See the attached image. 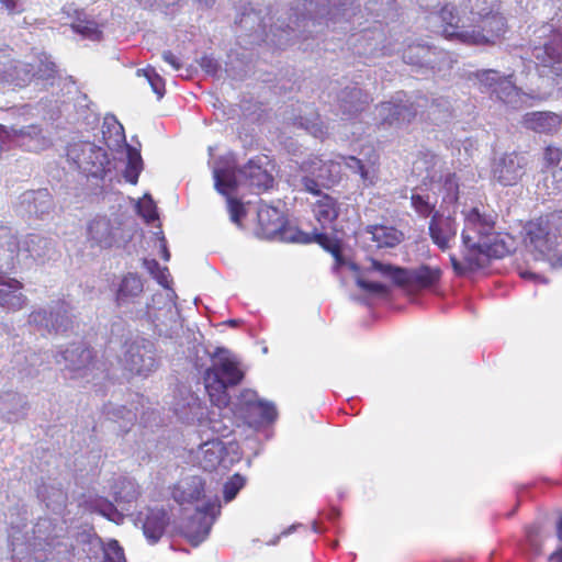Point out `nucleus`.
Wrapping results in <instances>:
<instances>
[{
    "mask_svg": "<svg viewBox=\"0 0 562 562\" xmlns=\"http://www.w3.org/2000/svg\"><path fill=\"white\" fill-rule=\"evenodd\" d=\"M303 9L304 12H301L299 5L291 7L276 22H272V18L260 19L251 11L241 15L239 24L248 29L259 21L255 32L260 33L259 36L265 35V40L271 44L282 47L324 34L326 29L347 31L358 5L355 0H304Z\"/></svg>",
    "mask_w": 562,
    "mask_h": 562,
    "instance_id": "1",
    "label": "nucleus"
},
{
    "mask_svg": "<svg viewBox=\"0 0 562 562\" xmlns=\"http://www.w3.org/2000/svg\"><path fill=\"white\" fill-rule=\"evenodd\" d=\"M464 227L461 233L463 260L450 255V261L458 276L485 267L491 258H502L508 247L495 233V221L491 214L481 213L477 207L463 211Z\"/></svg>",
    "mask_w": 562,
    "mask_h": 562,
    "instance_id": "2",
    "label": "nucleus"
},
{
    "mask_svg": "<svg viewBox=\"0 0 562 562\" xmlns=\"http://www.w3.org/2000/svg\"><path fill=\"white\" fill-rule=\"evenodd\" d=\"M431 20L440 21L441 35L465 45L495 44L506 32V20L498 12L468 18L460 16L452 5H445Z\"/></svg>",
    "mask_w": 562,
    "mask_h": 562,
    "instance_id": "3",
    "label": "nucleus"
},
{
    "mask_svg": "<svg viewBox=\"0 0 562 562\" xmlns=\"http://www.w3.org/2000/svg\"><path fill=\"white\" fill-rule=\"evenodd\" d=\"M300 169L303 172L301 184L313 196L310 204L316 221L323 228L330 226L340 214L342 204L321 188L337 181L339 164L310 156L302 161Z\"/></svg>",
    "mask_w": 562,
    "mask_h": 562,
    "instance_id": "4",
    "label": "nucleus"
},
{
    "mask_svg": "<svg viewBox=\"0 0 562 562\" xmlns=\"http://www.w3.org/2000/svg\"><path fill=\"white\" fill-rule=\"evenodd\" d=\"M268 161L266 156L250 159L243 168L214 169L216 190L227 198V207L231 221L239 224L245 215L241 202L232 196L240 187H247L256 193H260L272 187L273 178L263 167Z\"/></svg>",
    "mask_w": 562,
    "mask_h": 562,
    "instance_id": "5",
    "label": "nucleus"
},
{
    "mask_svg": "<svg viewBox=\"0 0 562 562\" xmlns=\"http://www.w3.org/2000/svg\"><path fill=\"white\" fill-rule=\"evenodd\" d=\"M143 266L149 274L168 291L166 295H155L153 297V304L147 305V321L153 325L155 334L171 337L178 326V321L177 313L170 302L173 291L170 286L172 279L169 269L166 266H160L156 259H143Z\"/></svg>",
    "mask_w": 562,
    "mask_h": 562,
    "instance_id": "6",
    "label": "nucleus"
},
{
    "mask_svg": "<svg viewBox=\"0 0 562 562\" xmlns=\"http://www.w3.org/2000/svg\"><path fill=\"white\" fill-rule=\"evenodd\" d=\"M211 361L203 375L204 386L212 404L224 407L229 403L227 389L239 384L244 372L237 359L224 348H217Z\"/></svg>",
    "mask_w": 562,
    "mask_h": 562,
    "instance_id": "7",
    "label": "nucleus"
},
{
    "mask_svg": "<svg viewBox=\"0 0 562 562\" xmlns=\"http://www.w3.org/2000/svg\"><path fill=\"white\" fill-rule=\"evenodd\" d=\"M531 45L532 57L537 65L548 68L555 76V86L562 91L560 34L554 33V27L551 24H542L533 31Z\"/></svg>",
    "mask_w": 562,
    "mask_h": 562,
    "instance_id": "8",
    "label": "nucleus"
},
{
    "mask_svg": "<svg viewBox=\"0 0 562 562\" xmlns=\"http://www.w3.org/2000/svg\"><path fill=\"white\" fill-rule=\"evenodd\" d=\"M258 221L263 233L270 239L297 244L316 241L323 246L328 240V237L323 233L307 234L296 227L285 225L281 213L276 207L260 209L258 211Z\"/></svg>",
    "mask_w": 562,
    "mask_h": 562,
    "instance_id": "9",
    "label": "nucleus"
},
{
    "mask_svg": "<svg viewBox=\"0 0 562 562\" xmlns=\"http://www.w3.org/2000/svg\"><path fill=\"white\" fill-rule=\"evenodd\" d=\"M133 237L128 220H110L104 216L93 218L88 225V241L91 247L109 249L125 246Z\"/></svg>",
    "mask_w": 562,
    "mask_h": 562,
    "instance_id": "10",
    "label": "nucleus"
},
{
    "mask_svg": "<svg viewBox=\"0 0 562 562\" xmlns=\"http://www.w3.org/2000/svg\"><path fill=\"white\" fill-rule=\"evenodd\" d=\"M366 271L369 273L376 272L383 278L391 279L398 285L417 289H428L437 283L440 278V270L428 266L407 270L374 259H370V266L366 268Z\"/></svg>",
    "mask_w": 562,
    "mask_h": 562,
    "instance_id": "11",
    "label": "nucleus"
},
{
    "mask_svg": "<svg viewBox=\"0 0 562 562\" xmlns=\"http://www.w3.org/2000/svg\"><path fill=\"white\" fill-rule=\"evenodd\" d=\"M512 75L502 76L494 69H483L475 72L482 92L495 95L497 100L512 109H518L524 103V94L512 80Z\"/></svg>",
    "mask_w": 562,
    "mask_h": 562,
    "instance_id": "12",
    "label": "nucleus"
},
{
    "mask_svg": "<svg viewBox=\"0 0 562 562\" xmlns=\"http://www.w3.org/2000/svg\"><path fill=\"white\" fill-rule=\"evenodd\" d=\"M561 236L552 232L551 221L539 218L527 226L528 244L540 255L547 256L554 267L562 266Z\"/></svg>",
    "mask_w": 562,
    "mask_h": 562,
    "instance_id": "13",
    "label": "nucleus"
},
{
    "mask_svg": "<svg viewBox=\"0 0 562 562\" xmlns=\"http://www.w3.org/2000/svg\"><path fill=\"white\" fill-rule=\"evenodd\" d=\"M220 512L221 504L217 498L195 507L194 514L182 526V532L192 546L198 547L207 538Z\"/></svg>",
    "mask_w": 562,
    "mask_h": 562,
    "instance_id": "14",
    "label": "nucleus"
},
{
    "mask_svg": "<svg viewBox=\"0 0 562 562\" xmlns=\"http://www.w3.org/2000/svg\"><path fill=\"white\" fill-rule=\"evenodd\" d=\"M67 157L76 164L78 169L92 177H102L109 164L105 150L90 142L70 144L67 148Z\"/></svg>",
    "mask_w": 562,
    "mask_h": 562,
    "instance_id": "15",
    "label": "nucleus"
},
{
    "mask_svg": "<svg viewBox=\"0 0 562 562\" xmlns=\"http://www.w3.org/2000/svg\"><path fill=\"white\" fill-rule=\"evenodd\" d=\"M173 413L184 423L202 422L207 416V406L187 385H179L172 403Z\"/></svg>",
    "mask_w": 562,
    "mask_h": 562,
    "instance_id": "16",
    "label": "nucleus"
},
{
    "mask_svg": "<svg viewBox=\"0 0 562 562\" xmlns=\"http://www.w3.org/2000/svg\"><path fill=\"white\" fill-rule=\"evenodd\" d=\"M375 111L378 122L390 126L408 123L417 114V109L404 92H397L391 101L382 102Z\"/></svg>",
    "mask_w": 562,
    "mask_h": 562,
    "instance_id": "17",
    "label": "nucleus"
},
{
    "mask_svg": "<svg viewBox=\"0 0 562 562\" xmlns=\"http://www.w3.org/2000/svg\"><path fill=\"white\" fill-rule=\"evenodd\" d=\"M528 159L524 154L507 153L496 158L492 166L493 178L503 186L516 184L526 173Z\"/></svg>",
    "mask_w": 562,
    "mask_h": 562,
    "instance_id": "18",
    "label": "nucleus"
},
{
    "mask_svg": "<svg viewBox=\"0 0 562 562\" xmlns=\"http://www.w3.org/2000/svg\"><path fill=\"white\" fill-rule=\"evenodd\" d=\"M403 60L408 65L431 70H441L450 63L447 52L419 43L408 45L403 50Z\"/></svg>",
    "mask_w": 562,
    "mask_h": 562,
    "instance_id": "19",
    "label": "nucleus"
},
{
    "mask_svg": "<svg viewBox=\"0 0 562 562\" xmlns=\"http://www.w3.org/2000/svg\"><path fill=\"white\" fill-rule=\"evenodd\" d=\"M428 232L432 243L440 250L446 251L456 240L458 225L450 214L436 211L429 222Z\"/></svg>",
    "mask_w": 562,
    "mask_h": 562,
    "instance_id": "20",
    "label": "nucleus"
},
{
    "mask_svg": "<svg viewBox=\"0 0 562 562\" xmlns=\"http://www.w3.org/2000/svg\"><path fill=\"white\" fill-rule=\"evenodd\" d=\"M143 222L147 224L156 223V232L151 233V239L154 240V255L160 256L165 261H169L170 252L167 247V240L161 231V224L159 222V214L155 201L148 193L143 194Z\"/></svg>",
    "mask_w": 562,
    "mask_h": 562,
    "instance_id": "21",
    "label": "nucleus"
},
{
    "mask_svg": "<svg viewBox=\"0 0 562 562\" xmlns=\"http://www.w3.org/2000/svg\"><path fill=\"white\" fill-rule=\"evenodd\" d=\"M338 113L350 120L369 103V97L357 86H348L336 95Z\"/></svg>",
    "mask_w": 562,
    "mask_h": 562,
    "instance_id": "22",
    "label": "nucleus"
},
{
    "mask_svg": "<svg viewBox=\"0 0 562 562\" xmlns=\"http://www.w3.org/2000/svg\"><path fill=\"white\" fill-rule=\"evenodd\" d=\"M75 548L58 538L46 540L36 550V562H72Z\"/></svg>",
    "mask_w": 562,
    "mask_h": 562,
    "instance_id": "23",
    "label": "nucleus"
},
{
    "mask_svg": "<svg viewBox=\"0 0 562 562\" xmlns=\"http://www.w3.org/2000/svg\"><path fill=\"white\" fill-rule=\"evenodd\" d=\"M224 447L218 439H209L193 452L198 465L205 471L214 470L221 462Z\"/></svg>",
    "mask_w": 562,
    "mask_h": 562,
    "instance_id": "24",
    "label": "nucleus"
},
{
    "mask_svg": "<svg viewBox=\"0 0 562 562\" xmlns=\"http://www.w3.org/2000/svg\"><path fill=\"white\" fill-rule=\"evenodd\" d=\"M522 125L536 133L552 134L561 125V117L553 112H528L522 116Z\"/></svg>",
    "mask_w": 562,
    "mask_h": 562,
    "instance_id": "25",
    "label": "nucleus"
},
{
    "mask_svg": "<svg viewBox=\"0 0 562 562\" xmlns=\"http://www.w3.org/2000/svg\"><path fill=\"white\" fill-rule=\"evenodd\" d=\"M169 522L167 512L164 508H149L146 520L143 522V535L150 544H155L165 533Z\"/></svg>",
    "mask_w": 562,
    "mask_h": 562,
    "instance_id": "26",
    "label": "nucleus"
},
{
    "mask_svg": "<svg viewBox=\"0 0 562 562\" xmlns=\"http://www.w3.org/2000/svg\"><path fill=\"white\" fill-rule=\"evenodd\" d=\"M203 492L202 479L194 475L179 482L172 491V497L180 506H184L199 501Z\"/></svg>",
    "mask_w": 562,
    "mask_h": 562,
    "instance_id": "27",
    "label": "nucleus"
},
{
    "mask_svg": "<svg viewBox=\"0 0 562 562\" xmlns=\"http://www.w3.org/2000/svg\"><path fill=\"white\" fill-rule=\"evenodd\" d=\"M367 232L371 235V240L375 243L376 248L380 249L394 248L404 239V234L392 226H369Z\"/></svg>",
    "mask_w": 562,
    "mask_h": 562,
    "instance_id": "28",
    "label": "nucleus"
},
{
    "mask_svg": "<svg viewBox=\"0 0 562 562\" xmlns=\"http://www.w3.org/2000/svg\"><path fill=\"white\" fill-rule=\"evenodd\" d=\"M442 194V203L454 204L459 199L460 178L457 173L447 172L440 176L438 181H431Z\"/></svg>",
    "mask_w": 562,
    "mask_h": 562,
    "instance_id": "29",
    "label": "nucleus"
},
{
    "mask_svg": "<svg viewBox=\"0 0 562 562\" xmlns=\"http://www.w3.org/2000/svg\"><path fill=\"white\" fill-rule=\"evenodd\" d=\"M339 159L340 161H337V164H339V167L341 166V164H344L353 173L359 175L362 182L366 186L374 183L376 178V170L373 165H366L360 159L353 156L339 157ZM334 161L336 162V160Z\"/></svg>",
    "mask_w": 562,
    "mask_h": 562,
    "instance_id": "30",
    "label": "nucleus"
},
{
    "mask_svg": "<svg viewBox=\"0 0 562 562\" xmlns=\"http://www.w3.org/2000/svg\"><path fill=\"white\" fill-rule=\"evenodd\" d=\"M102 138L104 144L111 149L125 144V134L122 124L114 117H106L102 125Z\"/></svg>",
    "mask_w": 562,
    "mask_h": 562,
    "instance_id": "31",
    "label": "nucleus"
},
{
    "mask_svg": "<svg viewBox=\"0 0 562 562\" xmlns=\"http://www.w3.org/2000/svg\"><path fill=\"white\" fill-rule=\"evenodd\" d=\"M140 292V279L137 274L128 273L119 286L116 301L119 304L128 303L137 297Z\"/></svg>",
    "mask_w": 562,
    "mask_h": 562,
    "instance_id": "32",
    "label": "nucleus"
},
{
    "mask_svg": "<svg viewBox=\"0 0 562 562\" xmlns=\"http://www.w3.org/2000/svg\"><path fill=\"white\" fill-rule=\"evenodd\" d=\"M74 32L91 41H101L103 32L94 20L77 16L70 24Z\"/></svg>",
    "mask_w": 562,
    "mask_h": 562,
    "instance_id": "33",
    "label": "nucleus"
},
{
    "mask_svg": "<svg viewBox=\"0 0 562 562\" xmlns=\"http://www.w3.org/2000/svg\"><path fill=\"white\" fill-rule=\"evenodd\" d=\"M537 189L542 195L560 194L558 169H541L537 180Z\"/></svg>",
    "mask_w": 562,
    "mask_h": 562,
    "instance_id": "34",
    "label": "nucleus"
},
{
    "mask_svg": "<svg viewBox=\"0 0 562 562\" xmlns=\"http://www.w3.org/2000/svg\"><path fill=\"white\" fill-rule=\"evenodd\" d=\"M5 80L19 88H23L33 82L34 72L31 63H16L12 66V71Z\"/></svg>",
    "mask_w": 562,
    "mask_h": 562,
    "instance_id": "35",
    "label": "nucleus"
},
{
    "mask_svg": "<svg viewBox=\"0 0 562 562\" xmlns=\"http://www.w3.org/2000/svg\"><path fill=\"white\" fill-rule=\"evenodd\" d=\"M278 412L276 405L262 398L256 404L255 409H251L248 414V417L254 418L257 423H272L276 420Z\"/></svg>",
    "mask_w": 562,
    "mask_h": 562,
    "instance_id": "36",
    "label": "nucleus"
},
{
    "mask_svg": "<svg viewBox=\"0 0 562 562\" xmlns=\"http://www.w3.org/2000/svg\"><path fill=\"white\" fill-rule=\"evenodd\" d=\"M34 81H47L54 79L57 74L56 65L48 58H36L31 63Z\"/></svg>",
    "mask_w": 562,
    "mask_h": 562,
    "instance_id": "37",
    "label": "nucleus"
},
{
    "mask_svg": "<svg viewBox=\"0 0 562 562\" xmlns=\"http://www.w3.org/2000/svg\"><path fill=\"white\" fill-rule=\"evenodd\" d=\"M415 165L417 169L424 167L427 172L426 178H429L430 181H434L436 177V170L437 168L441 167L442 160L438 155L431 151H424L420 153Z\"/></svg>",
    "mask_w": 562,
    "mask_h": 562,
    "instance_id": "38",
    "label": "nucleus"
},
{
    "mask_svg": "<svg viewBox=\"0 0 562 562\" xmlns=\"http://www.w3.org/2000/svg\"><path fill=\"white\" fill-rule=\"evenodd\" d=\"M436 203L437 201L432 200L429 194L413 193L411 196L412 207L422 217H428L434 214Z\"/></svg>",
    "mask_w": 562,
    "mask_h": 562,
    "instance_id": "39",
    "label": "nucleus"
},
{
    "mask_svg": "<svg viewBox=\"0 0 562 562\" xmlns=\"http://www.w3.org/2000/svg\"><path fill=\"white\" fill-rule=\"evenodd\" d=\"M128 149V162L125 167L123 176L131 184H136L140 172V154L130 146Z\"/></svg>",
    "mask_w": 562,
    "mask_h": 562,
    "instance_id": "40",
    "label": "nucleus"
},
{
    "mask_svg": "<svg viewBox=\"0 0 562 562\" xmlns=\"http://www.w3.org/2000/svg\"><path fill=\"white\" fill-rule=\"evenodd\" d=\"M143 77L147 80L157 100L162 99L166 93V83L165 79L156 71V69L151 66L146 67L143 69Z\"/></svg>",
    "mask_w": 562,
    "mask_h": 562,
    "instance_id": "41",
    "label": "nucleus"
},
{
    "mask_svg": "<svg viewBox=\"0 0 562 562\" xmlns=\"http://www.w3.org/2000/svg\"><path fill=\"white\" fill-rule=\"evenodd\" d=\"M374 33L371 32H364L363 34L356 36V47L357 53L359 55L364 56H376L379 48H378V38H375L373 35Z\"/></svg>",
    "mask_w": 562,
    "mask_h": 562,
    "instance_id": "42",
    "label": "nucleus"
},
{
    "mask_svg": "<svg viewBox=\"0 0 562 562\" xmlns=\"http://www.w3.org/2000/svg\"><path fill=\"white\" fill-rule=\"evenodd\" d=\"M497 0H467L465 9L470 10V16L482 15L495 11Z\"/></svg>",
    "mask_w": 562,
    "mask_h": 562,
    "instance_id": "43",
    "label": "nucleus"
},
{
    "mask_svg": "<svg viewBox=\"0 0 562 562\" xmlns=\"http://www.w3.org/2000/svg\"><path fill=\"white\" fill-rule=\"evenodd\" d=\"M417 2L422 9L429 11V14L426 18L428 27L431 29L432 32L441 34L439 30V25L441 24L440 21L431 20V15L438 14L445 8L442 7L440 10H437L440 4V0H417Z\"/></svg>",
    "mask_w": 562,
    "mask_h": 562,
    "instance_id": "44",
    "label": "nucleus"
},
{
    "mask_svg": "<svg viewBox=\"0 0 562 562\" xmlns=\"http://www.w3.org/2000/svg\"><path fill=\"white\" fill-rule=\"evenodd\" d=\"M102 562H126L124 550L116 540H111L103 547Z\"/></svg>",
    "mask_w": 562,
    "mask_h": 562,
    "instance_id": "45",
    "label": "nucleus"
},
{
    "mask_svg": "<svg viewBox=\"0 0 562 562\" xmlns=\"http://www.w3.org/2000/svg\"><path fill=\"white\" fill-rule=\"evenodd\" d=\"M245 479L240 474H234L225 484L223 488L225 502L233 501L238 492L245 485Z\"/></svg>",
    "mask_w": 562,
    "mask_h": 562,
    "instance_id": "46",
    "label": "nucleus"
},
{
    "mask_svg": "<svg viewBox=\"0 0 562 562\" xmlns=\"http://www.w3.org/2000/svg\"><path fill=\"white\" fill-rule=\"evenodd\" d=\"M143 374L145 372L150 373L158 369L159 361L157 359L156 351L153 348V345H143Z\"/></svg>",
    "mask_w": 562,
    "mask_h": 562,
    "instance_id": "47",
    "label": "nucleus"
},
{
    "mask_svg": "<svg viewBox=\"0 0 562 562\" xmlns=\"http://www.w3.org/2000/svg\"><path fill=\"white\" fill-rule=\"evenodd\" d=\"M562 159V150L554 146H547L543 150V168L542 169H557L555 167Z\"/></svg>",
    "mask_w": 562,
    "mask_h": 562,
    "instance_id": "48",
    "label": "nucleus"
},
{
    "mask_svg": "<svg viewBox=\"0 0 562 562\" xmlns=\"http://www.w3.org/2000/svg\"><path fill=\"white\" fill-rule=\"evenodd\" d=\"M300 125L304 127L307 132H310L314 137L317 138H323L327 134V127L318 119L314 121H303V119L301 117Z\"/></svg>",
    "mask_w": 562,
    "mask_h": 562,
    "instance_id": "49",
    "label": "nucleus"
},
{
    "mask_svg": "<svg viewBox=\"0 0 562 562\" xmlns=\"http://www.w3.org/2000/svg\"><path fill=\"white\" fill-rule=\"evenodd\" d=\"M357 284L362 290L372 294L384 295L389 291V288L385 284L374 281H368L362 277L357 278Z\"/></svg>",
    "mask_w": 562,
    "mask_h": 562,
    "instance_id": "50",
    "label": "nucleus"
},
{
    "mask_svg": "<svg viewBox=\"0 0 562 562\" xmlns=\"http://www.w3.org/2000/svg\"><path fill=\"white\" fill-rule=\"evenodd\" d=\"M260 400L258 394L252 390H244L239 395V404L247 415L251 409H255L256 404H258Z\"/></svg>",
    "mask_w": 562,
    "mask_h": 562,
    "instance_id": "51",
    "label": "nucleus"
},
{
    "mask_svg": "<svg viewBox=\"0 0 562 562\" xmlns=\"http://www.w3.org/2000/svg\"><path fill=\"white\" fill-rule=\"evenodd\" d=\"M391 0H369L367 3V10L376 16L383 15L384 12L390 8Z\"/></svg>",
    "mask_w": 562,
    "mask_h": 562,
    "instance_id": "52",
    "label": "nucleus"
},
{
    "mask_svg": "<svg viewBox=\"0 0 562 562\" xmlns=\"http://www.w3.org/2000/svg\"><path fill=\"white\" fill-rule=\"evenodd\" d=\"M200 66L205 72L212 76H216L221 69L218 61L212 56H203L200 60Z\"/></svg>",
    "mask_w": 562,
    "mask_h": 562,
    "instance_id": "53",
    "label": "nucleus"
},
{
    "mask_svg": "<svg viewBox=\"0 0 562 562\" xmlns=\"http://www.w3.org/2000/svg\"><path fill=\"white\" fill-rule=\"evenodd\" d=\"M8 301L9 302L5 304L4 308L9 311H19L25 306L26 297L22 293L13 292Z\"/></svg>",
    "mask_w": 562,
    "mask_h": 562,
    "instance_id": "54",
    "label": "nucleus"
},
{
    "mask_svg": "<svg viewBox=\"0 0 562 562\" xmlns=\"http://www.w3.org/2000/svg\"><path fill=\"white\" fill-rule=\"evenodd\" d=\"M162 59L168 63L175 70H180L182 68V63L179 58L170 50H166L162 53Z\"/></svg>",
    "mask_w": 562,
    "mask_h": 562,
    "instance_id": "55",
    "label": "nucleus"
},
{
    "mask_svg": "<svg viewBox=\"0 0 562 562\" xmlns=\"http://www.w3.org/2000/svg\"><path fill=\"white\" fill-rule=\"evenodd\" d=\"M12 293L13 292L10 290L0 289V305L2 307H4L5 304L9 302L8 300L11 297Z\"/></svg>",
    "mask_w": 562,
    "mask_h": 562,
    "instance_id": "56",
    "label": "nucleus"
},
{
    "mask_svg": "<svg viewBox=\"0 0 562 562\" xmlns=\"http://www.w3.org/2000/svg\"><path fill=\"white\" fill-rule=\"evenodd\" d=\"M550 562H562V547L550 555Z\"/></svg>",
    "mask_w": 562,
    "mask_h": 562,
    "instance_id": "57",
    "label": "nucleus"
},
{
    "mask_svg": "<svg viewBox=\"0 0 562 562\" xmlns=\"http://www.w3.org/2000/svg\"><path fill=\"white\" fill-rule=\"evenodd\" d=\"M18 0H0V2L10 11L14 10Z\"/></svg>",
    "mask_w": 562,
    "mask_h": 562,
    "instance_id": "58",
    "label": "nucleus"
},
{
    "mask_svg": "<svg viewBox=\"0 0 562 562\" xmlns=\"http://www.w3.org/2000/svg\"><path fill=\"white\" fill-rule=\"evenodd\" d=\"M554 27V33L560 34V52L562 53V23L561 24H553L550 23Z\"/></svg>",
    "mask_w": 562,
    "mask_h": 562,
    "instance_id": "59",
    "label": "nucleus"
},
{
    "mask_svg": "<svg viewBox=\"0 0 562 562\" xmlns=\"http://www.w3.org/2000/svg\"><path fill=\"white\" fill-rule=\"evenodd\" d=\"M521 277L525 279H540L539 277L529 271L521 272Z\"/></svg>",
    "mask_w": 562,
    "mask_h": 562,
    "instance_id": "60",
    "label": "nucleus"
},
{
    "mask_svg": "<svg viewBox=\"0 0 562 562\" xmlns=\"http://www.w3.org/2000/svg\"><path fill=\"white\" fill-rule=\"evenodd\" d=\"M557 529H558V537H559L560 541H562V516L558 522Z\"/></svg>",
    "mask_w": 562,
    "mask_h": 562,
    "instance_id": "61",
    "label": "nucleus"
},
{
    "mask_svg": "<svg viewBox=\"0 0 562 562\" xmlns=\"http://www.w3.org/2000/svg\"><path fill=\"white\" fill-rule=\"evenodd\" d=\"M558 179H559L560 194H562V168H558Z\"/></svg>",
    "mask_w": 562,
    "mask_h": 562,
    "instance_id": "62",
    "label": "nucleus"
},
{
    "mask_svg": "<svg viewBox=\"0 0 562 562\" xmlns=\"http://www.w3.org/2000/svg\"><path fill=\"white\" fill-rule=\"evenodd\" d=\"M329 250L331 251V254L335 256L336 259H339L340 250H339V248L337 246H334Z\"/></svg>",
    "mask_w": 562,
    "mask_h": 562,
    "instance_id": "63",
    "label": "nucleus"
},
{
    "mask_svg": "<svg viewBox=\"0 0 562 562\" xmlns=\"http://www.w3.org/2000/svg\"><path fill=\"white\" fill-rule=\"evenodd\" d=\"M199 3L203 4L204 7H212L215 2V0H198Z\"/></svg>",
    "mask_w": 562,
    "mask_h": 562,
    "instance_id": "64",
    "label": "nucleus"
}]
</instances>
